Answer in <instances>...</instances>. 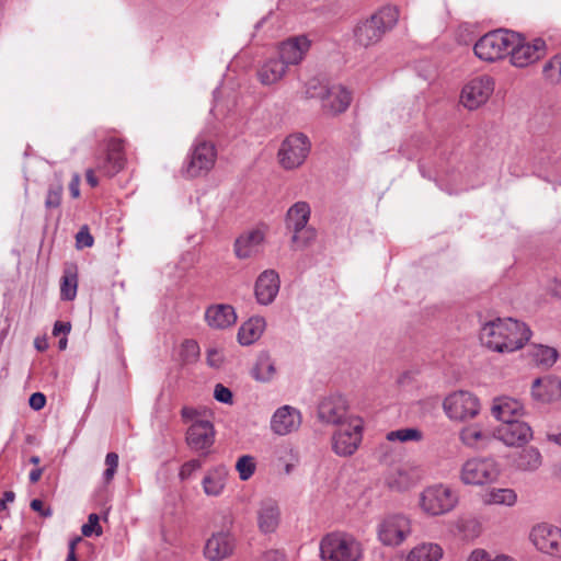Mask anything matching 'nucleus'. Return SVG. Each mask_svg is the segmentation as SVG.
<instances>
[{"label": "nucleus", "instance_id": "obj_1", "mask_svg": "<svg viewBox=\"0 0 561 561\" xmlns=\"http://www.w3.org/2000/svg\"><path fill=\"white\" fill-rule=\"evenodd\" d=\"M492 415L501 422L494 437L507 446H522L533 438V430L519 419L524 415V405L511 397H499L493 400Z\"/></svg>", "mask_w": 561, "mask_h": 561}, {"label": "nucleus", "instance_id": "obj_2", "mask_svg": "<svg viewBox=\"0 0 561 561\" xmlns=\"http://www.w3.org/2000/svg\"><path fill=\"white\" fill-rule=\"evenodd\" d=\"M530 335L525 323L512 318L489 321L480 330L482 345L497 353H512L522 348Z\"/></svg>", "mask_w": 561, "mask_h": 561}, {"label": "nucleus", "instance_id": "obj_3", "mask_svg": "<svg viewBox=\"0 0 561 561\" xmlns=\"http://www.w3.org/2000/svg\"><path fill=\"white\" fill-rule=\"evenodd\" d=\"M398 19L399 12L396 7H383L369 19L357 24L354 28L355 42L363 47L375 45L388 30L396 25Z\"/></svg>", "mask_w": 561, "mask_h": 561}, {"label": "nucleus", "instance_id": "obj_4", "mask_svg": "<svg viewBox=\"0 0 561 561\" xmlns=\"http://www.w3.org/2000/svg\"><path fill=\"white\" fill-rule=\"evenodd\" d=\"M362 546L345 533H331L320 542V557L323 561H358L362 558Z\"/></svg>", "mask_w": 561, "mask_h": 561}, {"label": "nucleus", "instance_id": "obj_5", "mask_svg": "<svg viewBox=\"0 0 561 561\" xmlns=\"http://www.w3.org/2000/svg\"><path fill=\"white\" fill-rule=\"evenodd\" d=\"M306 94L310 99H320L322 108L332 115L346 111L352 100L343 85H328L316 79L307 83Z\"/></svg>", "mask_w": 561, "mask_h": 561}, {"label": "nucleus", "instance_id": "obj_6", "mask_svg": "<svg viewBox=\"0 0 561 561\" xmlns=\"http://www.w3.org/2000/svg\"><path fill=\"white\" fill-rule=\"evenodd\" d=\"M458 503L455 490L446 484L427 486L420 494V506L430 516H439L451 512Z\"/></svg>", "mask_w": 561, "mask_h": 561}, {"label": "nucleus", "instance_id": "obj_7", "mask_svg": "<svg viewBox=\"0 0 561 561\" xmlns=\"http://www.w3.org/2000/svg\"><path fill=\"white\" fill-rule=\"evenodd\" d=\"M515 32L496 30L486 33L474 44L476 56L484 61L493 62L505 57L510 50V43L515 41Z\"/></svg>", "mask_w": 561, "mask_h": 561}, {"label": "nucleus", "instance_id": "obj_8", "mask_svg": "<svg viewBox=\"0 0 561 561\" xmlns=\"http://www.w3.org/2000/svg\"><path fill=\"white\" fill-rule=\"evenodd\" d=\"M311 149L309 138L302 133L287 136L278 150V160L286 170L300 167L307 159Z\"/></svg>", "mask_w": 561, "mask_h": 561}, {"label": "nucleus", "instance_id": "obj_9", "mask_svg": "<svg viewBox=\"0 0 561 561\" xmlns=\"http://www.w3.org/2000/svg\"><path fill=\"white\" fill-rule=\"evenodd\" d=\"M364 423L360 417H352L344 426L339 428L332 435V449L341 457L353 455L363 437Z\"/></svg>", "mask_w": 561, "mask_h": 561}, {"label": "nucleus", "instance_id": "obj_10", "mask_svg": "<svg viewBox=\"0 0 561 561\" xmlns=\"http://www.w3.org/2000/svg\"><path fill=\"white\" fill-rule=\"evenodd\" d=\"M499 473V466L493 458H472L463 463L460 478L466 484L482 485L493 482Z\"/></svg>", "mask_w": 561, "mask_h": 561}, {"label": "nucleus", "instance_id": "obj_11", "mask_svg": "<svg viewBox=\"0 0 561 561\" xmlns=\"http://www.w3.org/2000/svg\"><path fill=\"white\" fill-rule=\"evenodd\" d=\"M515 41L510 43L508 54L513 66L524 68L536 62L546 54V42L542 38H535L531 43L526 42L519 34L515 33Z\"/></svg>", "mask_w": 561, "mask_h": 561}, {"label": "nucleus", "instance_id": "obj_12", "mask_svg": "<svg viewBox=\"0 0 561 561\" xmlns=\"http://www.w3.org/2000/svg\"><path fill=\"white\" fill-rule=\"evenodd\" d=\"M318 417L322 423L344 426L350 419L355 417L348 413V402L342 394H330L321 399L318 404Z\"/></svg>", "mask_w": 561, "mask_h": 561}, {"label": "nucleus", "instance_id": "obj_13", "mask_svg": "<svg viewBox=\"0 0 561 561\" xmlns=\"http://www.w3.org/2000/svg\"><path fill=\"white\" fill-rule=\"evenodd\" d=\"M444 409L450 419L466 421L479 413L480 402L471 392L461 390L449 394L445 399Z\"/></svg>", "mask_w": 561, "mask_h": 561}, {"label": "nucleus", "instance_id": "obj_14", "mask_svg": "<svg viewBox=\"0 0 561 561\" xmlns=\"http://www.w3.org/2000/svg\"><path fill=\"white\" fill-rule=\"evenodd\" d=\"M215 160V146L209 141L197 138L188 156L185 173L191 178L207 173L214 167Z\"/></svg>", "mask_w": 561, "mask_h": 561}, {"label": "nucleus", "instance_id": "obj_15", "mask_svg": "<svg viewBox=\"0 0 561 561\" xmlns=\"http://www.w3.org/2000/svg\"><path fill=\"white\" fill-rule=\"evenodd\" d=\"M494 91L492 77L483 75L471 79L461 91L460 101L468 110H476L484 104Z\"/></svg>", "mask_w": 561, "mask_h": 561}, {"label": "nucleus", "instance_id": "obj_16", "mask_svg": "<svg viewBox=\"0 0 561 561\" xmlns=\"http://www.w3.org/2000/svg\"><path fill=\"white\" fill-rule=\"evenodd\" d=\"M411 533L410 520L402 514L386 517L378 527L380 541L386 546H398Z\"/></svg>", "mask_w": 561, "mask_h": 561}, {"label": "nucleus", "instance_id": "obj_17", "mask_svg": "<svg viewBox=\"0 0 561 561\" xmlns=\"http://www.w3.org/2000/svg\"><path fill=\"white\" fill-rule=\"evenodd\" d=\"M530 540L535 547L550 556H561V529L547 524H538L531 529Z\"/></svg>", "mask_w": 561, "mask_h": 561}, {"label": "nucleus", "instance_id": "obj_18", "mask_svg": "<svg viewBox=\"0 0 561 561\" xmlns=\"http://www.w3.org/2000/svg\"><path fill=\"white\" fill-rule=\"evenodd\" d=\"M215 442V428L210 421L193 422L186 431L187 446L206 456Z\"/></svg>", "mask_w": 561, "mask_h": 561}, {"label": "nucleus", "instance_id": "obj_19", "mask_svg": "<svg viewBox=\"0 0 561 561\" xmlns=\"http://www.w3.org/2000/svg\"><path fill=\"white\" fill-rule=\"evenodd\" d=\"M311 47V41L306 35L290 37L279 44L278 57L288 66L299 65Z\"/></svg>", "mask_w": 561, "mask_h": 561}, {"label": "nucleus", "instance_id": "obj_20", "mask_svg": "<svg viewBox=\"0 0 561 561\" xmlns=\"http://www.w3.org/2000/svg\"><path fill=\"white\" fill-rule=\"evenodd\" d=\"M234 543L229 531H218L206 541L204 554L210 561H221L232 554Z\"/></svg>", "mask_w": 561, "mask_h": 561}, {"label": "nucleus", "instance_id": "obj_21", "mask_svg": "<svg viewBox=\"0 0 561 561\" xmlns=\"http://www.w3.org/2000/svg\"><path fill=\"white\" fill-rule=\"evenodd\" d=\"M300 424V412L290 405L278 408L271 420V428L277 435H287L296 431Z\"/></svg>", "mask_w": 561, "mask_h": 561}, {"label": "nucleus", "instance_id": "obj_22", "mask_svg": "<svg viewBox=\"0 0 561 561\" xmlns=\"http://www.w3.org/2000/svg\"><path fill=\"white\" fill-rule=\"evenodd\" d=\"M279 290V276L274 270H266L255 282V297L259 304H272Z\"/></svg>", "mask_w": 561, "mask_h": 561}, {"label": "nucleus", "instance_id": "obj_23", "mask_svg": "<svg viewBox=\"0 0 561 561\" xmlns=\"http://www.w3.org/2000/svg\"><path fill=\"white\" fill-rule=\"evenodd\" d=\"M125 164V153L123 141L111 139L107 144V153L105 159L98 165L99 170L107 176L118 173Z\"/></svg>", "mask_w": 561, "mask_h": 561}, {"label": "nucleus", "instance_id": "obj_24", "mask_svg": "<svg viewBox=\"0 0 561 561\" xmlns=\"http://www.w3.org/2000/svg\"><path fill=\"white\" fill-rule=\"evenodd\" d=\"M257 526L261 533H274L280 519V512L277 503L273 500H264L260 503L256 512Z\"/></svg>", "mask_w": 561, "mask_h": 561}, {"label": "nucleus", "instance_id": "obj_25", "mask_svg": "<svg viewBox=\"0 0 561 561\" xmlns=\"http://www.w3.org/2000/svg\"><path fill=\"white\" fill-rule=\"evenodd\" d=\"M264 241V233L260 229H253L241 234L234 242V253L238 259L244 260L256 255Z\"/></svg>", "mask_w": 561, "mask_h": 561}, {"label": "nucleus", "instance_id": "obj_26", "mask_svg": "<svg viewBox=\"0 0 561 561\" xmlns=\"http://www.w3.org/2000/svg\"><path fill=\"white\" fill-rule=\"evenodd\" d=\"M205 320L210 328L224 330L236 323L237 314L230 305H215L206 309Z\"/></svg>", "mask_w": 561, "mask_h": 561}, {"label": "nucleus", "instance_id": "obj_27", "mask_svg": "<svg viewBox=\"0 0 561 561\" xmlns=\"http://www.w3.org/2000/svg\"><path fill=\"white\" fill-rule=\"evenodd\" d=\"M287 66L279 57L266 59L257 70L259 81L264 85H271L284 78Z\"/></svg>", "mask_w": 561, "mask_h": 561}, {"label": "nucleus", "instance_id": "obj_28", "mask_svg": "<svg viewBox=\"0 0 561 561\" xmlns=\"http://www.w3.org/2000/svg\"><path fill=\"white\" fill-rule=\"evenodd\" d=\"M251 377L259 382H270L276 376L275 362L268 352L262 351L250 370Z\"/></svg>", "mask_w": 561, "mask_h": 561}, {"label": "nucleus", "instance_id": "obj_29", "mask_svg": "<svg viewBox=\"0 0 561 561\" xmlns=\"http://www.w3.org/2000/svg\"><path fill=\"white\" fill-rule=\"evenodd\" d=\"M311 209L308 203L297 202L289 207L285 217V225L288 231L299 230L308 225Z\"/></svg>", "mask_w": 561, "mask_h": 561}, {"label": "nucleus", "instance_id": "obj_30", "mask_svg": "<svg viewBox=\"0 0 561 561\" xmlns=\"http://www.w3.org/2000/svg\"><path fill=\"white\" fill-rule=\"evenodd\" d=\"M266 327L265 319L262 317H252L245 321L238 331V341L241 345H251L257 341Z\"/></svg>", "mask_w": 561, "mask_h": 561}, {"label": "nucleus", "instance_id": "obj_31", "mask_svg": "<svg viewBox=\"0 0 561 561\" xmlns=\"http://www.w3.org/2000/svg\"><path fill=\"white\" fill-rule=\"evenodd\" d=\"M227 474L225 466H218L209 470L202 481L204 492L208 496H219L224 492Z\"/></svg>", "mask_w": 561, "mask_h": 561}, {"label": "nucleus", "instance_id": "obj_32", "mask_svg": "<svg viewBox=\"0 0 561 561\" xmlns=\"http://www.w3.org/2000/svg\"><path fill=\"white\" fill-rule=\"evenodd\" d=\"M442 557L443 548L438 543L423 542L408 553L405 561H439Z\"/></svg>", "mask_w": 561, "mask_h": 561}, {"label": "nucleus", "instance_id": "obj_33", "mask_svg": "<svg viewBox=\"0 0 561 561\" xmlns=\"http://www.w3.org/2000/svg\"><path fill=\"white\" fill-rule=\"evenodd\" d=\"M417 474L410 469L400 468L387 478V484L396 491H405L416 484Z\"/></svg>", "mask_w": 561, "mask_h": 561}, {"label": "nucleus", "instance_id": "obj_34", "mask_svg": "<svg viewBox=\"0 0 561 561\" xmlns=\"http://www.w3.org/2000/svg\"><path fill=\"white\" fill-rule=\"evenodd\" d=\"M541 454L535 447L522 449L515 458L516 467L524 471H535L541 466Z\"/></svg>", "mask_w": 561, "mask_h": 561}, {"label": "nucleus", "instance_id": "obj_35", "mask_svg": "<svg viewBox=\"0 0 561 561\" xmlns=\"http://www.w3.org/2000/svg\"><path fill=\"white\" fill-rule=\"evenodd\" d=\"M558 387V382L549 378H536L531 385V396L536 401L548 402L551 400L553 393V386Z\"/></svg>", "mask_w": 561, "mask_h": 561}, {"label": "nucleus", "instance_id": "obj_36", "mask_svg": "<svg viewBox=\"0 0 561 561\" xmlns=\"http://www.w3.org/2000/svg\"><path fill=\"white\" fill-rule=\"evenodd\" d=\"M317 238V230L308 225L299 230L291 231V248L304 249L314 242Z\"/></svg>", "mask_w": 561, "mask_h": 561}, {"label": "nucleus", "instance_id": "obj_37", "mask_svg": "<svg viewBox=\"0 0 561 561\" xmlns=\"http://www.w3.org/2000/svg\"><path fill=\"white\" fill-rule=\"evenodd\" d=\"M486 496V502L490 504L512 506L517 501V495L512 489H492Z\"/></svg>", "mask_w": 561, "mask_h": 561}, {"label": "nucleus", "instance_id": "obj_38", "mask_svg": "<svg viewBox=\"0 0 561 561\" xmlns=\"http://www.w3.org/2000/svg\"><path fill=\"white\" fill-rule=\"evenodd\" d=\"M531 356L538 365L549 367L556 363L558 352L556 348L550 346L536 345L531 351Z\"/></svg>", "mask_w": 561, "mask_h": 561}, {"label": "nucleus", "instance_id": "obj_39", "mask_svg": "<svg viewBox=\"0 0 561 561\" xmlns=\"http://www.w3.org/2000/svg\"><path fill=\"white\" fill-rule=\"evenodd\" d=\"M460 438L465 445L479 448L484 446L488 436L477 427H467L461 431Z\"/></svg>", "mask_w": 561, "mask_h": 561}, {"label": "nucleus", "instance_id": "obj_40", "mask_svg": "<svg viewBox=\"0 0 561 561\" xmlns=\"http://www.w3.org/2000/svg\"><path fill=\"white\" fill-rule=\"evenodd\" d=\"M255 469V459L250 455H243L237 460L236 470L238 471L239 478L242 481L249 480L254 474Z\"/></svg>", "mask_w": 561, "mask_h": 561}, {"label": "nucleus", "instance_id": "obj_41", "mask_svg": "<svg viewBox=\"0 0 561 561\" xmlns=\"http://www.w3.org/2000/svg\"><path fill=\"white\" fill-rule=\"evenodd\" d=\"M62 192L64 185L60 180L50 183L45 198V207L47 209L58 208L61 204Z\"/></svg>", "mask_w": 561, "mask_h": 561}, {"label": "nucleus", "instance_id": "obj_42", "mask_svg": "<svg viewBox=\"0 0 561 561\" xmlns=\"http://www.w3.org/2000/svg\"><path fill=\"white\" fill-rule=\"evenodd\" d=\"M422 432L417 428L407 427L400 428L397 431H391L387 434V439L390 442L400 440V442H409L415 440L419 442L422 439Z\"/></svg>", "mask_w": 561, "mask_h": 561}, {"label": "nucleus", "instance_id": "obj_43", "mask_svg": "<svg viewBox=\"0 0 561 561\" xmlns=\"http://www.w3.org/2000/svg\"><path fill=\"white\" fill-rule=\"evenodd\" d=\"M180 356L183 363H193L199 356V346L194 340H185L181 345Z\"/></svg>", "mask_w": 561, "mask_h": 561}, {"label": "nucleus", "instance_id": "obj_44", "mask_svg": "<svg viewBox=\"0 0 561 561\" xmlns=\"http://www.w3.org/2000/svg\"><path fill=\"white\" fill-rule=\"evenodd\" d=\"M77 276L65 275L60 286V296L64 300H72L77 295Z\"/></svg>", "mask_w": 561, "mask_h": 561}, {"label": "nucleus", "instance_id": "obj_45", "mask_svg": "<svg viewBox=\"0 0 561 561\" xmlns=\"http://www.w3.org/2000/svg\"><path fill=\"white\" fill-rule=\"evenodd\" d=\"M105 466L106 469L103 472V481L105 484H108L116 473L117 467H118V455L116 453H108L105 456Z\"/></svg>", "mask_w": 561, "mask_h": 561}, {"label": "nucleus", "instance_id": "obj_46", "mask_svg": "<svg viewBox=\"0 0 561 561\" xmlns=\"http://www.w3.org/2000/svg\"><path fill=\"white\" fill-rule=\"evenodd\" d=\"M467 561H515V560L513 558L504 556V554H499L493 558L485 550L476 549L469 554Z\"/></svg>", "mask_w": 561, "mask_h": 561}, {"label": "nucleus", "instance_id": "obj_47", "mask_svg": "<svg viewBox=\"0 0 561 561\" xmlns=\"http://www.w3.org/2000/svg\"><path fill=\"white\" fill-rule=\"evenodd\" d=\"M202 466L203 462L199 459H191L184 462L179 472L180 479L183 481L190 479L195 471L202 468Z\"/></svg>", "mask_w": 561, "mask_h": 561}, {"label": "nucleus", "instance_id": "obj_48", "mask_svg": "<svg viewBox=\"0 0 561 561\" xmlns=\"http://www.w3.org/2000/svg\"><path fill=\"white\" fill-rule=\"evenodd\" d=\"M81 533L85 537L92 536L93 533H95L98 536L102 534V529L99 525L98 514L92 513L89 515L88 523L82 526Z\"/></svg>", "mask_w": 561, "mask_h": 561}, {"label": "nucleus", "instance_id": "obj_49", "mask_svg": "<svg viewBox=\"0 0 561 561\" xmlns=\"http://www.w3.org/2000/svg\"><path fill=\"white\" fill-rule=\"evenodd\" d=\"M214 398L221 403L230 404L232 403V392L229 388L225 387L221 383H217L214 389Z\"/></svg>", "mask_w": 561, "mask_h": 561}, {"label": "nucleus", "instance_id": "obj_50", "mask_svg": "<svg viewBox=\"0 0 561 561\" xmlns=\"http://www.w3.org/2000/svg\"><path fill=\"white\" fill-rule=\"evenodd\" d=\"M93 241H94L93 237L89 232L87 226L81 228L78 231V233L76 234L77 248H79V249L92 247L93 245Z\"/></svg>", "mask_w": 561, "mask_h": 561}, {"label": "nucleus", "instance_id": "obj_51", "mask_svg": "<svg viewBox=\"0 0 561 561\" xmlns=\"http://www.w3.org/2000/svg\"><path fill=\"white\" fill-rule=\"evenodd\" d=\"M181 416L183 422L191 424L196 421H206L205 419L201 417L202 412L192 407H183L181 410Z\"/></svg>", "mask_w": 561, "mask_h": 561}, {"label": "nucleus", "instance_id": "obj_52", "mask_svg": "<svg viewBox=\"0 0 561 561\" xmlns=\"http://www.w3.org/2000/svg\"><path fill=\"white\" fill-rule=\"evenodd\" d=\"M30 407L35 410H42L46 404V397L42 392H34L28 399Z\"/></svg>", "mask_w": 561, "mask_h": 561}, {"label": "nucleus", "instance_id": "obj_53", "mask_svg": "<svg viewBox=\"0 0 561 561\" xmlns=\"http://www.w3.org/2000/svg\"><path fill=\"white\" fill-rule=\"evenodd\" d=\"M259 561H285V556L278 550H268L262 554Z\"/></svg>", "mask_w": 561, "mask_h": 561}, {"label": "nucleus", "instance_id": "obj_54", "mask_svg": "<svg viewBox=\"0 0 561 561\" xmlns=\"http://www.w3.org/2000/svg\"><path fill=\"white\" fill-rule=\"evenodd\" d=\"M554 69L559 71V75L561 77V55L556 56L553 59L547 62L543 67V72L546 75H549V72Z\"/></svg>", "mask_w": 561, "mask_h": 561}, {"label": "nucleus", "instance_id": "obj_55", "mask_svg": "<svg viewBox=\"0 0 561 561\" xmlns=\"http://www.w3.org/2000/svg\"><path fill=\"white\" fill-rule=\"evenodd\" d=\"M30 506L33 511L38 512L44 517H48L51 515V510L50 508L44 510L43 502L39 499L32 500Z\"/></svg>", "mask_w": 561, "mask_h": 561}, {"label": "nucleus", "instance_id": "obj_56", "mask_svg": "<svg viewBox=\"0 0 561 561\" xmlns=\"http://www.w3.org/2000/svg\"><path fill=\"white\" fill-rule=\"evenodd\" d=\"M71 330V324L69 322L56 321L53 329V334L58 336L60 333L64 335L68 334Z\"/></svg>", "mask_w": 561, "mask_h": 561}, {"label": "nucleus", "instance_id": "obj_57", "mask_svg": "<svg viewBox=\"0 0 561 561\" xmlns=\"http://www.w3.org/2000/svg\"><path fill=\"white\" fill-rule=\"evenodd\" d=\"M207 363L211 367H219L221 364V358L219 357V353L217 350H208L207 352Z\"/></svg>", "mask_w": 561, "mask_h": 561}, {"label": "nucleus", "instance_id": "obj_58", "mask_svg": "<svg viewBox=\"0 0 561 561\" xmlns=\"http://www.w3.org/2000/svg\"><path fill=\"white\" fill-rule=\"evenodd\" d=\"M80 179L79 175L75 174L69 183V191L73 198L79 197L80 195Z\"/></svg>", "mask_w": 561, "mask_h": 561}, {"label": "nucleus", "instance_id": "obj_59", "mask_svg": "<svg viewBox=\"0 0 561 561\" xmlns=\"http://www.w3.org/2000/svg\"><path fill=\"white\" fill-rule=\"evenodd\" d=\"M44 472V468H35V469H32L30 474H28V479H30V482L31 483H36L39 481L42 474Z\"/></svg>", "mask_w": 561, "mask_h": 561}, {"label": "nucleus", "instance_id": "obj_60", "mask_svg": "<svg viewBox=\"0 0 561 561\" xmlns=\"http://www.w3.org/2000/svg\"><path fill=\"white\" fill-rule=\"evenodd\" d=\"M15 499V494L12 491H5L3 494V500L0 501V510L5 508V504L9 502H13Z\"/></svg>", "mask_w": 561, "mask_h": 561}, {"label": "nucleus", "instance_id": "obj_61", "mask_svg": "<svg viewBox=\"0 0 561 561\" xmlns=\"http://www.w3.org/2000/svg\"><path fill=\"white\" fill-rule=\"evenodd\" d=\"M550 291L553 296L561 298V279H554L552 282Z\"/></svg>", "mask_w": 561, "mask_h": 561}, {"label": "nucleus", "instance_id": "obj_62", "mask_svg": "<svg viewBox=\"0 0 561 561\" xmlns=\"http://www.w3.org/2000/svg\"><path fill=\"white\" fill-rule=\"evenodd\" d=\"M87 182L92 186H96L98 185V179L94 176L93 174V171L92 170H88L87 172Z\"/></svg>", "mask_w": 561, "mask_h": 561}, {"label": "nucleus", "instance_id": "obj_63", "mask_svg": "<svg viewBox=\"0 0 561 561\" xmlns=\"http://www.w3.org/2000/svg\"><path fill=\"white\" fill-rule=\"evenodd\" d=\"M548 439L561 446V432L548 435Z\"/></svg>", "mask_w": 561, "mask_h": 561}, {"label": "nucleus", "instance_id": "obj_64", "mask_svg": "<svg viewBox=\"0 0 561 561\" xmlns=\"http://www.w3.org/2000/svg\"><path fill=\"white\" fill-rule=\"evenodd\" d=\"M67 343H68V340H67V337H66V335H65V336H62V337L58 341V348H59L60 351L66 350V347H67Z\"/></svg>", "mask_w": 561, "mask_h": 561}]
</instances>
